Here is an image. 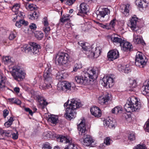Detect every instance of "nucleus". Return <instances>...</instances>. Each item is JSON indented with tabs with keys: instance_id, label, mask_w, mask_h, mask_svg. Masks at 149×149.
Returning <instances> with one entry per match:
<instances>
[{
	"instance_id": "1",
	"label": "nucleus",
	"mask_w": 149,
	"mask_h": 149,
	"mask_svg": "<svg viewBox=\"0 0 149 149\" xmlns=\"http://www.w3.org/2000/svg\"><path fill=\"white\" fill-rule=\"evenodd\" d=\"M68 102L67 101L64 104L65 107H67L65 116L66 119L70 120L75 117L76 115L75 110L80 107L81 104L80 102L74 99L71 100L70 103L68 104Z\"/></svg>"
},
{
	"instance_id": "2",
	"label": "nucleus",
	"mask_w": 149,
	"mask_h": 149,
	"mask_svg": "<svg viewBox=\"0 0 149 149\" xmlns=\"http://www.w3.org/2000/svg\"><path fill=\"white\" fill-rule=\"evenodd\" d=\"M52 70L50 64H47L45 67L44 73V83L41 84L39 88L43 90L49 89L52 87L51 84L52 82V75L51 73Z\"/></svg>"
},
{
	"instance_id": "3",
	"label": "nucleus",
	"mask_w": 149,
	"mask_h": 149,
	"mask_svg": "<svg viewBox=\"0 0 149 149\" xmlns=\"http://www.w3.org/2000/svg\"><path fill=\"white\" fill-rule=\"evenodd\" d=\"M141 107L140 102L137 98L134 96L128 99L124 107V109L127 112L138 111Z\"/></svg>"
},
{
	"instance_id": "4",
	"label": "nucleus",
	"mask_w": 149,
	"mask_h": 149,
	"mask_svg": "<svg viewBox=\"0 0 149 149\" xmlns=\"http://www.w3.org/2000/svg\"><path fill=\"white\" fill-rule=\"evenodd\" d=\"M10 73L13 78L17 81H22L24 78L25 74L19 66H16L12 68Z\"/></svg>"
},
{
	"instance_id": "5",
	"label": "nucleus",
	"mask_w": 149,
	"mask_h": 149,
	"mask_svg": "<svg viewBox=\"0 0 149 149\" xmlns=\"http://www.w3.org/2000/svg\"><path fill=\"white\" fill-rule=\"evenodd\" d=\"M97 74L98 70L96 68L89 67L86 69L84 75L90 83V81H93L97 79Z\"/></svg>"
},
{
	"instance_id": "6",
	"label": "nucleus",
	"mask_w": 149,
	"mask_h": 149,
	"mask_svg": "<svg viewBox=\"0 0 149 149\" xmlns=\"http://www.w3.org/2000/svg\"><path fill=\"white\" fill-rule=\"evenodd\" d=\"M70 56L67 53L60 52L56 55L55 63L57 64L63 65L68 63L70 61Z\"/></svg>"
},
{
	"instance_id": "7",
	"label": "nucleus",
	"mask_w": 149,
	"mask_h": 149,
	"mask_svg": "<svg viewBox=\"0 0 149 149\" xmlns=\"http://www.w3.org/2000/svg\"><path fill=\"white\" fill-rule=\"evenodd\" d=\"M110 10L107 8L102 9V10L97 12V19L101 22L107 21L109 19L108 14L109 13Z\"/></svg>"
},
{
	"instance_id": "8",
	"label": "nucleus",
	"mask_w": 149,
	"mask_h": 149,
	"mask_svg": "<svg viewBox=\"0 0 149 149\" xmlns=\"http://www.w3.org/2000/svg\"><path fill=\"white\" fill-rule=\"evenodd\" d=\"M147 59L143 54L140 52H138L136 53L135 60V64L136 66L140 67L146 65Z\"/></svg>"
},
{
	"instance_id": "9",
	"label": "nucleus",
	"mask_w": 149,
	"mask_h": 149,
	"mask_svg": "<svg viewBox=\"0 0 149 149\" xmlns=\"http://www.w3.org/2000/svg\"><path fill=\"white\" fill-rule=\"evenodd\" d=\"M113 75H111L109 76L104 77L102 79V85L104 86H106L108 85L109 88L112 87L114 82L113 77Z\"/></svg>"
},
{
	"instance_id": "10",
	"label": "nucleus",
	"mask_w": 149,
	"mask_h": 149,
	"mask_svg": "<svg viewBox=\"0 0 149 149\" xmlns=\"http://www.w3.org/2000/svg\"><path fill=\"white\" fill-rule=\"evenodd\" d=\"M85 122V120L82 119L81 120L80 123L78 125V129L80 136H84L86 134V130Z\"/></svg>"
},
{
	"instance_id": "11",
	"label": "nucleus",
	"mask_w": 149,
	"mask_h": 149,
	"mask_svg": "<svg viewBox=\"0 0 149 149\" xmlns=\"http://www.w3.org/2000/svg\"><path fill=\"white\" fill-rule=\"evenodd\" d=\"M57 141L59 142L68 143V145L72 143V139L69 136L58 135L57 138Z\"/></svg>"
},
{
	"instance_id": "12",
	"label": "nucleus",
	"mask_w": 149,
	"mask_h": 149,
	"mask_svg": "<svg viewBox=\"0 0 149 149\" xmlns=\"http://www.w3.org/2000/svg\"><path fill=\"white\" fill-rule=\"evenodd\" d=\"M78 44L82 47V49L84 52V53L88 56L90 50L92 49V48L89 46V44L82 41L79 42Z\"/></svg>"
},
{
	"instance_id": "13",
	"label": "nucleus",
	"mask_w": 149,
	"mask_h": 149,
	"mask_svg": "<svg viewBox=\"0 0 149 149\" xmlns=\"http://www.w3.org/2000/svg\"><path fill=\"white\" fill-rule=\"evenodd\" d=\"M101 48L100 47H96L93 50V49L91 50L89 54L88 55V56L90 58L97 57L100 54L101 51Z\"/></svg>"
},
{
	"instance_id": "14",
	"label": "nucleus",
	"mask_w": 149,
	"mask_h": 149,
	"mask_svg": "<svg viewBox=\"0 0 149 149\" xmlns=\"http://www.w3.org/2000/svg\"><path fill=\"white\" fill-rule=\"evenodd\" d=\"M84 136L81 142L83 144L86 146H89L92 145V143L94 142L93 140L92 137L89 135H86V136H82L81 137Z\"/></svg>"
},
{
	"instance_id": "15",
	"label": "nucleus",
	"mask_w": 149,
	"mask_h": 149,
	"mask_svg": "<svg viewBox=\"0 0 149 149\" xmlns=\"http://www.w3.org/2000/svg\"><path fill=\"white\" fill-rule=\"evenodd\" d=\"M119 56V54L117 50H112L109 51L107 54V57L109 60L113 61L118 58Z\"/></svg>"
},
{
	"instance_id": "16",
	"label": "nucleus",
	"mask_w": 149,
	"mask_h": 149,
	"mask_svg": "<svg viewBox=\"0 0 149 149\" xmlns=\"http://www.w3.org/2000/svg\"><path fill=\"white\" fill-rule=\"evenodd\" d=\"M31 49L30 52L33 54H38L40 49V46L39 44L34 42H31Z\"/></svg>"
},
{
	"instance_id": "17",
	"label": "nucleus",
	"mask_w": 149,
	"mask_h": 149,
	"mask_svg": "<svg viewBox=\"0 0 149 149\" xmlns=\"http://www.w3.org/2000/svg\"><path fill=\"white\" fill-rule=\"evenodd\" d=\"M110 96V94L107 93L103 96L99 97L98 98L99 103L102 105L107 104Z\"/></svg>"
},
{
	"instance_id": "18",
	"label": "nucleus",
	"mask_w": 149,
	"mask_h": 149,
	"mask_svg": "<svg viewBox=\"0 0 149 149\" xmlns=\"http://www.w3.org/2000/svg\"><path fill=\"white\" fill-rule=\"evenodd\" d=\"M92 114L95 117H100L101 116L102 113L101 110L98 107L93 106L90 109Z\"/></svg>"
},
{
	"instance_id": "19",
	"label": "nucleus",
	"mask_w": 149,
	"mask_h": 149,
	"mask_svg": "<svg viewBox=\"0 0 149 149\" xmlns=\"http://www.w3.org/2000/svg\"><path fill=\"white\" fill-rule=\"evenodd\" d=\"M75 81L80 84H83L84 85L88 84H89L88 79H86L85 76L83 77L77 76L75 78Z\"/></svg>"
},
{
	"instance_id": "20",
	"label": "nucleus",
	"mask_w": 149,
	"mask_h": 149,
	"mask_svg": "<svg viewBox=\"0 0 149 149\" xmlns=\"http://www.w3.org/2000/svg\"><path fill=\"white\" fill-rule=\"evenodd\" d=\"M137 21L138 18L135 15L132 17L130 22L128 23V26L132 30H134L136 28Z\"/></svg>"
},
{
	"instance_id": "21",
	"label": "nucleus",
	"mask_w": 149,
	"mask_h": 149,
	"mask_svg": "<svg viewBox=\"0 0 149 149\" xmlns=\"http://www.w3.org/2000/svg\"><path fill=\"white\" fill-rule=\"evenodd\" d=\"M135 2L138 7L142 9L146 8L149 5L146 0H136Z\"/></svg>"
},
{
	"instance_id": "22",
	"label": "nucleus",
	"mask_w": 149,
	"mask_h": 149,
	"mask_svg": "<svg viewBox=\"0 0 149 149\" xmlns=\"http://www.w3.org/2000/svg\"><path fill=\"white\" fill-rule=\"evenodd\" d=\"M120 46L122 50L126 51L130 50L132 45L130 43L124 40Z\"/></svg>"
},
{
	"instance_id": "23",
	"label": "nucleus",
	"mask_w": 149,
	"mask_h": 149,
	"mask_svg": "<svg viewBox=\"0 0 149 149\" xmlns=\"http://www.w3.org/2000/svg\"><path fill=\"white\" fill-rule=\"evenodd\" d=\"M130 5L127 4V5L123 4L120 6L121 12L125 16H127L129 15Z\"/></svg>"
},
{
	"instance_id": "24",
	"label": "nucleus",
	"mask_w": 149,
	"mask_h": 149,
	"mask_svg": "<svg viewBox=\"0 0 149 149\" xmlns=\"http://www.w3.org/2000/svg\"><path fill=\"white\" fill-rule=\"evenodd\" d=\"M111 39L113 42L116 44L119 43L120 45L124 40L121 38L120 36L115 34L112 35L111 36Z\"/></svg>"
},
{
	"instance_id": "25",
	"label": "nucleus",
	"mask_w": 149,
	"mask_h": 149,
	"mask_svg": "<svg viewBox=\"0 0 149 149\" xmlns=\"http://www.w3.org/2000/svg\"><path fill=\"white\" fill-rule=\"evenodd\" d=\"M141 90L143 95L149 96V81L144 84L141 88Z\"/></svg>"
},
{
	"instance_id": "26",
	"label": "nucleus",
	"mask_w": 149,
	"mask_h": 149,
	"mask_svg": "<svg viewBox=\"0 0 149 149\" xmlns=\"http://www.w3.org/2000/svg\"><path fill=\"white\" fill-rule=\"evenodd\" d=\"M136 33V32H135L134 34V42L136 44L143 43L144 41L142 37L141 36L137 35Z\"/></svg>"
},
{
	"instance_id": "27",
	"label": "nucleus",
	"mask_w": 149,
	"mask_h": 149,
	"mask_svg": "<svg viewBox=\"0 0 149 149\" xmlns=\"http://www.w3.org/2000/svg\"><path fill=\"white\" fill-rule=\"evenodd\" d=\"M103 124L104 126H107L110 128H113L115 124V122H113L110 119L105 120L103 121Z\"/></svg>"
},
{
	"instance_id": "28",
	"label": "nucleus",
	"mask_w": 149,
	"mask_h": 149,
	"mask_svg": "<svg viewBox=\"0 0 149 149\" xmlns=\"http://www.w3.org/2000/svg\"><path fill=\"white\" fill-rule=\"evenodd\" d=\"M88 6L85 3H83L81 4L80 5L81 13L86 14L88 11Z\"/></svg>"
},
{
	"instance_id": "29",
	"label": "nucleus",
	"mask_w": 149,
	"mask_h": 149,
	"mask_svg": "<svg viewBox=\"0 0 149 149\" xmlns=\"http://www.w3.org/2000/svg\"><path fill=\"white\" fill-rule=\"evenodd\" d=\"M38 101L40 103V105L42 108L44 107L45 106H46L48 104L46 100L44 98L41 96H38L37 97Z\"/></svg>"
},
{
	"instance_id": "30",
	"label": "nucleus",
	"mask_w": 149,
	"mask_h": 149,
	"mask_svg": "<svg viewBox=\"0 0 149 149\" xmlns=\"http://www.w3.org/2000/svg\"><path fill=\"white\" fill-rule=\"evenodd\" d=\"M6 77L3 74H0V89L5 87Z\"/></svg>"
},
{
	"instance_id": "31",
	"label": "nucleus",
	"mask_w": 149,
	"mask_h": 149,
	"mask_svg": "<svg viewBox=\"0 0 149 149\" xmlns=\"http://www.w3.org/2000/svg\"><path fill=\"white\" fill-rule=\"evenodd\" d=\"M112 112L113 113L117 114L122 113L123 111V109L122 107L119 106L115 107L112 110Z\"/></svg>"
},
{
	"instance_id": "32",
	"label": "nucleus",
	"mask_w": 149,
	"mask_h": 149,
	"mask_svg": "<svg viewBox=\"0 0 149 149\" xmlns=\"http://www.w3.org/2000/svg\"><path fill=\"white\" fill-rule=\"evenodd\" d=\"M72 84H71L66 81L62 82V85L63 88H65L67 90H70L71 88L72 87Z\"/></svg>"
},
{
	"instance_id": "33",
	"label": "nucleus",
	"mask_w": 149,
	"mask_h": 149,
	"mask_svg": "<svg viewBox=\"0 0 149 149\" xmlns=\"http://www.w3.org/2000/svg\"><path fill=\"white\" fill-rule=\"evenodd\" d=\"M28 24V22L27 21H25L23 19H20L19 22L17 21L16 22L15 25L18 28H20L22 24L26 26Z\"/></svg>"
},
{
	"instance_id": "34",
	"label": "nucleus",
	"mask_w": 149,
	"mask_h": 149,
	"mask_svg": "<svg viewBox=\"0 0 149 149\" xmlns=\"http://www.w3.org/2000/svg\"><path fill=\"white\" fill-rule=\"evenodd\" d=\"M35 36L38 40H40L43 38L44 35L41 31H37L35 33Z\"/></svg>"
},
{
	"instance_id": "35",
	"label": "nucleus",
	"mask_w": 149,
	"mask_h": 149,
	"mask_svg": "<svg viewBox=\"0 0 149 149\" xmlns=\"http://www.w3.org/2000/svg\"><path fill=\"white\" fill-rule=\"evenodd\" d=\"M57 116L54 115H52L49 117L48 119L49 121L51 122L52 123L55 124L57 123Z\"/></svg>"
},
{
	"instance_id": "36",
	"label": "nucleus",
	"mask_w": 149,
	"mask_h": 149,
	"mask_svg": "<svg viewBox=\"0 0 149 149\" xmlns=\"http://www.w3.org/2000/svg\"><path fill=\"white\" fill-rule=\"evenodd\" d=\"M70 15L68 14H66L64 15L60 19V21L64 23V22L69 20L70 19Z\"/></svg>"
},
{
	"instance_id": "37",
	"label": "nucleus",
	"mask_w": 149,
	"mask_h": 149,
	"mask_svg": "<svg viewBox=\"0 0 149 149\" xmlns=\"http://www.w3.org/2000/svg\"><path fill=\"white\" fill-rule=\"evenodd\" d=\"M64 149H79V148L77 146L72 143L69 145H67Z\"/></svg>"
},
{
	"instance_id": "38",
	"label": "nucleus",
	"mask_w": 149,
	"mask_h": 149,
	"mask_svg": "<svg viewBox=\"0 0 149 149\" xmlns=\"http://www.w3.org/2000/svg\"><path fill=\"white\" fill-rule=\"evenodd\" d=\"M129 87L132 88H135L136 86V81L135 80L130 79L129 81Z\"/></svg>"
},
{
	"instance_id": "39",
	"label": "nucleus",
	"mask_w": 149,
	"mask_h": 149,
	"mask_svg": "<svg viewBox=\"0 0 149 149\" xmlns=\"http://www.w3.org/2000/svg\"><path fill=\"white\" fill-rule=\"evenodd\" d=\"M19 8V5L18 3H16L14 5L12 8V11L15 13V14H16V13L19 12L18 10Z\"/></svg>"
},
{
	"instance_id": "40",
	"label": "nucleus",
	"mask_w": 149,
	"mask_h": 149,
	"mask_svg": "<svg viewBox=\"0 0 149 149\" xmlns=\"http://www.w3.org/2000/svg\"><path fill=\"white\" fill-rule=\"evenodd\" d=\"M11 132L10 131H5L2 130H0V133L2 135L7 136H9L10 135Z\"/></svg>"
},
{
	"instance_id": "41",
	"label": "nucleus",
	"mask_w": 149,
	"mask_h": 149,
	"mask_svg": "<svg viewBox=\"0 0 149 149\" xmlns=\"http://www.w3.org/2000/svg\"><path fill=\"white\" fill-rule=\"evenodd\" d=\"M31 43H30V44L29 45H27V44L24 45L22 47V50L24 51L27 50V51L30 52V50H31Z\"/></svg>"
},
{
	"instance_id": "42",
	"label": "nucleus",
	"mask_w": 149,
	"mask_h": 149,
	"mask_svg": "<svg viewBox=\"0 0 149 149\" xmlns=\"http://www.w3.org/2000/svg\"><path fill=\"white\" fill-rule=\"evenodd\" d=\"M116 22V19H113L111 20L109 24H107L108 27L109 28V29L113 28L115 25Z\"/></svg>"
},
{
	"instance_id": "43",
	"label": "nucleus",
	"mask_w": 149,
	"mask_h": 149,
	"mask_svg": "<svg viewBox=\"0 0 149 149\" xmlns=\"http://www.w3.org/2000/svg\"><path fill=\"white\" fill-rule=\"evenodd\" d=\"M2 61L6 64H9L11 62V58L9 56L3 57L2 58Z\"/></svg>"
},
{
	"instance_id": "44",
	"label": "nucleus",
	"mask_w": 149,
	"mask_h": 149,
	"mask_svg": "<svg viewBox=\"0 0 149 149\" xmlns=\"http://www.w3.org/2000/svg\"><path fill=\"white\" fill-rule=\"evenodd\" d=\"M81 68L82 64L81 63H76L74 66L73 71L76 72L78 69H80Z\"/></svg>"
},
{
	"instance_id": "45",
	"label": "nucleus",
	"mask_w": 149,
	"mask_h": 149,
	"mask_svg": "<svg viewBox=\"0 0 149 149\" xmlns=\"http://www.w3.org/2000/svg\"><path fill=\"white\" fill-rule=\"evenodd\" d=\"M113 141L109 137H106L104 140V143L107 146H109L112 143Z\"/></svg>"
},
{
	"instance_id": "46",
	"label": "nucleus",
	"mask_w": 149,
	"mask_h": 149,
	"mask_svg": "<svg viewBox=\"0 0 149 149\" xmlns=\"http://www.w3.org/2000/svg\"><path fill=\"white\" fill-rule=\"evenodd\" d=\"M135 139V137L134 133H130L128 136V140L130 141H132Z\"/></svg>"
},
{
	"instance_id": "47",
	"label": "nucleus",
	"mask_w": 149,
	"mask_h": 149,
	"mask_svg": "<svg viewBox=\"0 0 149 149\" xmlns=\"http://www.w3.org/2000/svg\"><path fill=\"white\" fill-rule=\"evenodd\" d=\"M16 36V35L15 34L14 32L13 31H11L9 34V39L10 40H12L14 39Z\"/></svg>"
},
{
	"instance_id": "48",
	"label": "nucleus",
	"mask_w": 149,
	"mask_h": 149,
	"mask_svg": "<svg viewBox=\"0 0 149 149\" xmlns=\"http://www.w3.org/2000/svg\"><path fill=\"white\" fill-rule=\"evenodd\" d=\"M30 17L29 18L32 19H37L38 18V15H37L36 13L34 12L32 15H30Z\"/></svg>"
},
{
	"instance_id": "49",
	"label": "nucleus",
	"mask_w": 149,
	"mask_h": 149,
	"mask_svg": "<svg viewBox=\"0 0 149 149\" xmlns=\"http://www.w3.org/2000/svg\"><path fill=\"white\" fill-rule=\"evenodd\" d=\"M134 149H147L144 145H138L137 146L135 147Z\"/></svg>"
},
{
	"instance_id": "50",
	"label": "nucleus",
	"mask_w": 149,
	"mask_h": 149,
	"mask_svg": "<svg viewBox=\"0 0 149 149\" xmlns=\"http://www.w3.org/2000/svg\"><path fill=\"white\" fill-rule=\"evenodd\" d=\"M57 89L59 91L63 90L64 89L63 86L62 85V82L58 83L57 86Z\"/></svg>"
},
{
	"instance_id": "51",
	"label": "nucleus",
	"mask_w": 149,
	"mask_h": 149,
	"mask_svg": "<svg viewBox=\"0 0 149 149\" xmlns=\"http://www.w3.org/2000/svg\"><path fill=\"white\" fill-rule=\"evenodd\" d=\"M125 65H123L119 64L118 66V70L120 72H123L124 71Z\"/></svg>"
},
{
	"instance_id": "52",
	"label": "nucleus",
	"mask_w": 149,
	"mask_h": 149,
	"mask_svg": "<svg viewBox=\"0 0 149 149\" xmlns=\"http://www.w3.org/2000/svg\"><path fill=\"white\" fill-rule=\"evenodd\" d=\"M52 147L49 143H47L45 144L42 148V149H51Z\"/></svg>"
},
{
	"instance_id": "53",
	"label": "nucleus",
	"mask_w": 149,
	"mask_h": 149,
	"mask_svg": "<svg viewBox=\"0 0 149 149\" xmlns=\"http://www.w3.org/2000/svg\"><path fill=\"white\" fill-rule=\"evenodd\" d=\"M76 0H67L66 4L69 6L71 5L75 2Z\"/></svg>"
},
{
	"instance_id": "54",
	"label": "nucleus",
	"mask_w": 149,
	"mask_h": 149,
	"mask_svg": "<svg viewBox=\"0 0 149 149\" xmlns=\"http://www.w3.org/2000/svg\"><path fill=\"white\" fill-rule=\"evenodd\" d=\"M28 7L31 10H33L36 8V6L33 4H31L29 5Z\"/></svg>"
},
{
	"instance_id": "55",
	"label": "nucleus",
	"mask_w": 149,
	"mask_h": 149,
	"mask_svg": "<svg viewBox=\"0 0 149 149\" xmlns=\"http://www.w3.org/2000/svg\"><path fill=\"white\" fill-rule=\"evenodd\" d=\"M43 30L46 33V34L47 35H48L50 31V28L49 27H45L43 28Z\"/></svg>"
},
{
	"instance_id": "56",
	"label": "nucleus",
	"mask_w": 149,
	"mask_h": 149,
	"mask_svg": "<svg viewBox=\"0 0 149 149\" xmlns=\"http://www.w3.org/2000/svg\"><path fill=\"white\" fill-rule=\"evenodd\" d=\"M145 130L147 132H149V119L146 123V127L145 128Z\"/></svg>"
},
{
	"instance_id": "57",
	"label": "nucleus",
	"mask_w": 149,
	"mask_h": 149,
	"mask_svg": "<svg viewBox=\"0 0 149 149\" xmlns=\"http://www.w3.org/2000/svg\"><path fill=\"white\" fill-rule=\"evenodd\" d=\"M99 26L101 27L107 29H109V28L108 27L107 24L104 25L102 24H99Z\"/></svg>"
},
{
	"instance_id": "58",
	"label": "nucleus",
	"mask_w": 149,
	"mask_h": 149,
	"mask_svg": "<svg viewBox=\"0 0 149 149\" xmlns=\"http://www.w3.org/2000/svg\"><path fill=\"white\" fill-rule=\"evenodd\" d=\"M51 133L50 132H45L43 134V136H45L47 138L50 137Z\"/></svg>"
},
{
	"instance_id": "59",
	"label": "nucleus",
	"mask_w": 149,
	"mask_h": 149,
	"mask_svg": "<svg viewBox=\"0 0 149 149\" xmlns=\"http://www.w3.org/2000/svg\"><path fill=\"white\" fill-rule=\"evenodd\" d=\"M9 114V111L7 109H5L3 111V115L4 118H5Z\"/></svg>"
},
{
	"instance_id": "60",
	"label": "nucleus",
	"mask_w": 149,
	"mask_h": 149,
	"mask_svg": "<svg viewBox=\"0 0 149 149\" xmlns=\"http://www.w3.org/2000/svg\"><path fill=\"white\" fill-rule=\"evenodd\" d=\"M56 78L57 79H58L59 81H60L63 78V77L62 76V75H61L58 73L57 74Z\"/></svg>"
},
{
	"instance_id": "61",
	"label": "nucleus",
	"mask_w": 149,
	"mask_h": 149,
	"mask_svg": "<svg viewBox=\"0 0 149 149\" xmlns=\"http://www.w3.org/2000/svg\"><path fill=\"white\" fill-rule=\"evenodd\" d=\"M25 110L27 112H28L29 113L31 116H32L33 114V113L32 111L29 108H25Z\"/></svg>"
},
{
	"instance_id": "62",
	"label": "nucleus",
	"mask_w": 149,
	"mask_h": 149,
	"mask_svg": "<svg viewBox=\"0 0 149 149\" xmlns=\"http://www.w3.org/2000/svg\"><path fill=\"white\" fill-rule=\"evenodd\" d=\"M131 71V70L129 67H126L125 65V67L124 68V71L123 72H124L127 73H128Z\"/></svg>"
},
{
	"instance_id": "63",
	"label": "nucleus",
	"mask_w": 149,
	"mask_h": 149,
	"mask_svg": "<svg viewBox=\"0 0 149 149\" xmlns=\"http://www.w3.org/2000/svg\"><path fill=\"white\" fill-rule=\"evenodd\" d=\"M43 21L44 22V24L45 26H47L48 25V23L47 19L46 17H45L43 19Z\"/></svg>"
},
{
	"instance_id": "64",
	"label": "nucleus",
	"mask_w": 149,
	"mask_h": 149,
	"mask_svg": "<svg viewBox=\"0 0 149 149\" xmlns=\"http://www.w3.org/2000/svg\"><path fill=\"white\" fill-rule=\"evenodd\" d=\"M29 28L31 29L34 30L36 29V26L35 24H31V25L29 26Z\"/></svg>"
}]
</instances>
